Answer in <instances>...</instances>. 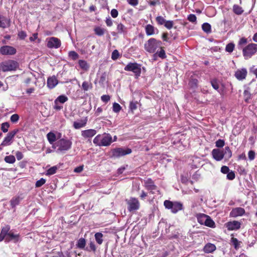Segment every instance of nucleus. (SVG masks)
<instances>
[{"instance_id": "2eb2a0df", "label": "nucleus", "mask_w": 257, "mask_h": 257, "mask_svg": "<svg viewBox=\"0 0 257 257\" xmlns=\"http://www.w3.org/2000/svg\"><path fill=\"white\" fill-rule=\"evenodd\" d=\"M241 223L236 220L229 221L225 224V226L228 230H237L240 228Z\"/></svg>"}, {"instance_id": "aec40b11", "label": "nucleus", "mask_w": 257, "mask_h": 257, "mask_svg": "<svg viewBox=\"0 0 257 257\" xmlns=\"http://www.w3.org/2000/svg\"><path fill=\"white\" fill-rule=\"evenodd\" d=\"M19 240V234H15L12 230H10L8 236L6 238V240L10 241V240H14V242H18Z\"/></svg>"}, {"instance_id": "f8f14e48", "label": "nucleus", "mask_w": 257, "mask_h": 257, "mask_svg": "<svg viewBox=\"0 0 257 257\" xmlns=\"http://www.w3.org/2000/svg\"><path fill=\"white\" fill-rule=\"evenodd\" d=\"M18 130H15L12 132H9L7 137L4 139V141L1 144L2 146H7L11 145L12 140L16 134L18 133Z\"/></svg>"}, {"instance_id": "412c9836", "label": "nucleus", "mask_w": 257, "mask_h": 257, "mask_svg": "<svg viewBox=\"0 0 257 257\" xmlns=\"http://www.w3.org/2000/svg\"><path fill=\"white\" fill-rule=\"evenodd\" d=\"M87 119L85 118L83 119L78 120L73 122V127L75 129H79L85 126L87 123Z\"/></svg>"}, {"instance_id": "680f3d73", "label": "nucleus", "mask_w": 257, "mask_h": 257, "mask_svg": "<svg viewBox=\"0 0 257 257\" xmlns=\"http://www.w3.org/2000/svg\"><path fill=\"white\" fill-rule=\"evenodd\" d=\"M215 145L218 148H222L224 145V141L222 140L219 139L216 142Z\"/></svg>"}, {"instance_id": "6e6d98bb", "label": "nucleus", "mask_w": 257, "mask_h": 257, "mask_svg": "<svg viewBox=\"0 0 257 257\" xmlns=\"http://www.w3.org/2000/svg\"><path fill=\"white\" fill-rule=\"evenodd\" d=\"M45 182H46V180L43 178H41V179L38 180L36 182L35 186L36 187H40L43 185H44L45 183Z\"/></svg>"}, {"instance_id": "bb28decb", "label": "nucleus", "mask_w": 257, "mask_h": 257, "mask_svg": "<svg viewBox=\"0 0 257 257\" xmlns=\"http://www.w3.org/2000/svg\"><path fill=\"white\" fill-rule=\"evenodd\" d=\"M116 30L118 34L125 35L127 33V28L121 23H117Z\"/></svg>"}, {"instance_id": "603ef678", "label": "nucleus", "mask_w": 257, "mask_h": 257, "mask_svg": "<svg viewBox=\"0 0 257 257\" xmlns=\"http://www.w3.org/2000/svg\"><path fill=\"white\" fill-rule=\"evenodd\" d=\"M10 127V124L8 122H4L2 124L1 130L4 133H6L8 131V128Z\"/></svg>"}, {"instance_id": "f3484780", "label": "nucleus", "mask_w": 257, "mask_h": 257, "mask_svg": "<svg viewBox=\"0 0 257 257\" xmlns=\"http://www.w3.org/2000/svg\"><path fill=\"white\" fill-rule=\"evenodd\" d=\"M212 155L213 158L217 161L222 160L224 156L223 151L216 149L212 150Z\"/></svg>"}, {"instance_id": "39448f33", "label": "nucleus", "mask_w": 257, "mask_h": 257, "mask_svg": "<svg viewBox=\"0 0 257 257\" xmlns=\"http://www.w3.org/2000/svg\"><path fill=\"white\" fill-rule=\"evenodd\" d=\"M257 52V44L250 43L245 46L242 50V54L245 59L250 58Z\"/></svg>"}, {"instance_id": "a211bd4d", "label": "nucleus", "mask_w": 257, "mask_h": 257, "mask_svg": "<svg viewBox=\"0 0 257 257\" xmlns=\"http://www.w3.org/2000/svg\"><path fill=\"white\" fill-rule=\"evenodd\" d=\"M145 31L147 36H152L159 32L158 29L151 24H148L145 26Z\"/></svg>"}, {"instance_id": "cd10ccee", "label": "nucleus", "mask_w": 257, "mask_h": 257, "mask_svg": "<svg viewBox=\"0 0 257 257\" xmlns=\"http://www.w3.org/2000/svg\"><path fill=\"white\" fill-rule=\"evenodd\" d=\"M47 138L49 143L53 146L56 141L57 137L54 133L50 132L47 134Z\"/></svg>"}, {"instance_id": "338daca9", "label": "nucleus", "mask_w": 257, "mask_h": 257, "mask_svg": "<svg viewBox=\"0 0 257 257\" xmlns=\"http://www.w3.org/2000/svg\"><path fill=\"white\" fill-rule=\"evenodd\" d=\"M110 96L108 95H103L101 97V100L104 102H107L110 100Z\"/></svg>"}, {"instance_id": "052dcab7", "label": "nucleus", "mask_w": 257, "mask_h": 257, "mask_svg": "<svg viewBox=\"0 0 257 257\" xmlns=\"http://www.w3.org/2000/svg\"><path fill=\"white\" fill-rule=\"evenodd\" d=\"M227 179L229 180H232L235 178V173L233 171L229 172L227 174Z\"/></svg>"}, {"instance_id": "13d9d810", "label": "nucleus", "mask_w": 257, "mask_h": 257, "mask_svg": "<svg viewBox=\"0 0 257 257\" xmlns=\"http://www.w3.org/2000/svg\"><path fill=\"white\" fill-rule=\"evenodd\" d=\"M137 101H132L130 104V108L132 111H134L137 108Z\"/></svg>"}, {"instance_id": "393cba45", "label": "nucleus", "mask_w": 257, "mask_h": 257, "mask_svg": "<svg viewBox=\"0 0 257 257\" xmlns=\"http://www.w3.org/2000/svg\"><path fill=\"white\" fill-rule=\"evenodd\" d=\"M216 249V246L211 243H207L203 248V251L205 253H212Z\"/></svg>"}, {"instance_id": "774afa93", "label": "nucleus", "mask_w": 257, "mask_h": 257, "mask_svg": "<svg viewBox=\"0 0 257 257\" xmlns=\"http://www.w3.org/2000/svg\"><path fill=\"white\" fill-rule=\"evenodd\" d=\"M110 14L112 18H115L118 16V11L116 9H113L111 10Z\"/></svg>"}, {"instance_id": "7c9ffc66", "label": "nucleus", "mask_w": 257, "mask_h": 257, "mask_svg": "<svg viewBox=\"0 0 257 257\" xmlns=\"http://www.w3.org/2000/svg\"><path fill=\"white\" fill-rule=\"evenodd\" d=\"M103 235L101 232H97L94 235L95 240L99 245L101 244L103 242Z\"/></svg>"}, {"instance_id": "4be33fe9", "label": "nucleus", "mask_w": 257, "mask_h": 257, "mask_svg": "<svg viewBox=\"0 0 257 257\" xmlns=\"http://www.w3.org/2000/svg\"><path fill=\"white\" fill-rule=\"evenodd\" d=\"M58 84V80L55 76H53L48 78L47 86L50 88H54Z\"/></svg>"}, {"instance_id": "864d4df0", "label": "nucleus", "mask_w": 257, "mask_h": 257, "mask_svg": "<svg viewBox=\"0 0 257 257\" xmlns=\"http://www.w3.org/2000/svg\"><path fill=\"white\" fill-rule=\"evenodd\" d=\"M112 107H113V111L115 112H118L121 108L120 105L118 103H116V102H114L113 104Z\"/></svg>"}, {"instance_id": "c756f323", "label": "nucleus", "mask_w": 257, "mask_h": 257, "mask_svg": "<svg viewBox=\"0 0 257 257\" xmlns=\"http://www.w3.org/2000/svg\"><path fill=\"white\" fill-rule=\"evenodd\" d=\"M161 49L160 51H158L155 53H154L153 55L154 57H159L161 59H165L166 57V53L165 50L162 48L160 47Z\"/></svg>"}, {"instance_id": "a19ab883", "label": "nucleus", "mask_w": 257, "mask_h": 257, "mask_svg": "<svg viewBox=\"0 0 257 257\" xmlns=\"http://www.w3.org/2000/svg\"><path fill=\"white\" fill-rule=\"evenodd\" d=\"M94 32L96 35L99 36H101L104 35L105 30L99 27H97L94 29Z\"/></svg>"}, {"instance_id": "b1692460", "label": "nucleus", "mask_w": 257, "mask_h": 257, "mask_svg": "<svg viewBox=\"0 0 257 257\" xmlns=\"http://www.w3.org/2000/svg\"><path fill=\"white\" fill-rule=\"evenodd\" d=\"M146 187L149 190H150L152 193H154L153 190L157 189V186L154 184L153 181L151 179H148L145 182Z\"/></svg>"}, {"instance_id": "1a4fd4ad", "label": "nucleus", "mask_w": 257, "mask_h": 257, "mask_svg": "<svg viewBox=\"0 0 257 257\" xmlns=\"http://www.w3.org/2000/svg\"><path fill=\"white\" fill-rule=\"evenodd\" d=\"M127 204V209L129 211H133L139 209L140 207V203L138 199L135 198H131L126 200Z\"/></svg>"}, {"instance_id": "7ed1b4c3", "label": "nucleus", "mask_w": 257, "mask_h": 257, "mask_svg": "<svg viewBox=\"0 0 257 257\" xmlns=\"http://www.w3.org/2000/svg\"><path fill=\"white\" fill-rule=\"evenodd\" d=\"M162 42L155 38H150L144 45V48L146 51L150 53H154L156 50L161 47Z\"/></svg>"}, {"instance_id": "c9c22d12", "label": "nucleus", "mask_w": 257, "mask_h": 257, "mask_svg": "<svg viewBox=\"0 0 257 257\" xmlns=\"http://www.w3.org/2000/svg\"><path fill=\"white\" fill-rule=\"evenodd\" d=\"M204 225L210 227H214L215 226V223L210 216L207 215V217L206 219V221Z\"/></svg>"}, {"instance_id": "0eeeda50", "label": "nucleus", "mask_w": 257, "mask_h": 257, "mask_svg": "<svg viewBox=\"0 0 257 257\" xmlns=\"http://www.w3.org/2000/svg\"><path fill=\"white\" fill-rule=\"evenodd\" d=\"M132 152V150L130 148H116L111 150L110 157L118 158L130 154Z\"/></svg>"}, {"instance_id": "de8ad7c7", "label": "nucleus", "mask_w": 257, "mask_h": 257, "mask_svg": "<svg viewBox=\"0 0 257 257\" xmlns=\"http://www.w3.org/2000/svg\"><path fill=\"white\" fill-rule=\"evenodd\" d=\"M69 56L73 60H76L79 58L78 54L75 51H72L69 52Z\"/></svg>"}, {"instance_id": "58836bf2", "label": "nucleus", "mask_w": 257, "mask_h": 257, "mask_svg": "<svg viewBox=\"0 0 257 257\" xmlns=\"http://www.w3.org/2000/svg\"><path fill=\"white\" fill-rule=\"evenodd\" d=\"M233 11L235 14L238 15H241L243 12L242 8L237 5L233 6Z\"/></svg>"}, {"instance_id": "473e14b6", "label": "nucleus", "mask_w": 257, "mask_h": 257, "mask_svg": "<svg viewBox=\"0 0 257 257\" xmlns=\"http://www.w3.org/2000/svg\"><path fill=\"white\" fill-rule=\"evenodd\" d=\"M92 88V85L90 82L85 81L82 84V88L84 91H87Z\"/></svg>"}, {"instance_id": "09e8293b", "label": "nucleus", "mask_w": 257, "mask_h": 257, "mask_svg": "<svg viewBox=\"0 0 257 257\" xmlns=\"http://www.w3.org/2000/svg\"><path fill=\"white\" fill-rule=\"evenodd\" d=\"M234 48V44L230 43L228 44L225 47V51L229 53H231Z\"/></svg>"}, {"instance_id": "9b49d317", "label": "nucleus", "mask_w": 257, "mask_h": 257, "mask_svg": "<svg viewBox=\"0 0 257 257\" xmlns=\"http://www.w3.org/2000/svg\"><path fill=\"white\" fill-rule=\"evenodd\" d=\"M68 100V97L65 95H61L59 96L54 101V108L56 110H61L63 106L59 105V103L63 104Z\"/></svg>"}, {"instance_id": "79ce46f5", "label": "nucleus", "mask_w": 257, "mask_h": 257, "mask_svg": "<svg viewBox=\"0 0 257 257\" xmlns=\"http://www.w3.org/2000/svg\"><path fill=\"white\" fill-rule=\"evenodd\" d=\"M231 242L236 249L239 247L240 242L236 238L232 237L231 239Z\"/></svg>"}, {"instance_id": "4c0bfd02", "label": "nucleus", "mask_w": 257, "mask_h": 257, "mask_svg": "<svg viewBox=\"0 0 257 257\" xmlns=\"http://www.w3.org/2000/svg\"><path fill=\"white\" fill-rule=\"evenodd\" d=\"M10 230V226L9 225H6L4 227H3L0 234L4 236L6 238L7 236H8V235Z\"/></svg>"}, {"instance_id": "9d476101", "label": "nucleus", "mask_w": 257, "mask_h": 257, "mask_svg": "<svg viewBox=\"0 0 257 257\" xmlns=\"http://www.w3.org/2000/svg\"><path fill=\"white\" fill-rule=\"evenodd\" d=\"M16 52V49L12 46L5 45L0 48V53L3 55H13Z\"/></svg>"}, {"instance_id": "c03bdc74", "label": "nucleus", "mask_w": 257, "mask_h": 257, "mask_svg": "<svg viewBox=\"0 0 257 257\" xmlns=\"http://www.w3.org/2000/svg\"><path fill=\"white\" fill-rule=\"evenodd\" d=\"M96 247L93 242L91 241L89 244V247L86 248L85 250L88 251H93L95 252L96 251Z\"/></svg>"}, {"instance_id": "49530a36", "label": "nucleus", "mask_w": 257, "mask_h": 257, "mask_svg": "<svg viewBox=\"0 0 257 257\" xmlns=\"http://www.w3.org/2000/svg\"><path fill=\"white\" fill-rule=\"evenodd\" d=\"M223 154H224V156L227 158H230L232 156V152L228 147H226L225 148Z\"/></svg>"}, {"instance_id": "a18cd8bd", "label": "nucleus", "mask_w": 257, "mask_h": 257, "mask_svg": "<svg viewBox=\"0 0 257 257\" xmlns=\"http://www.w3.org/2000/svg\"><path fill=\"white\" fill-rule=\"evenodd\" d=\"M19 119V115L16 113L13 114L10 117V120L13 123H17Z\"/></svg>"}, {"instance_id": "5fc2aeb1", "label": "nucleus", "mask_w": 257, "mask_h": 257, "mask_svg": "<svg viewBox=\"0 0 257 257\" xmlns=\"http://www.w3.org/2000/svg\"><path fill=\"white\" fill-rule=\"evenodd\" d=\"M187 19L190 22H192L193 23H196L197 18H196V16L194 14L189 15L187 17Z\"/></svg>"}, {"instance_id": "0e129e2a", "label": "nucleus", "mask_w": 257, "mask_h": 257, "mask_svg": "<svg viewBox=\"0 0 257 257\" xmlns=\"http://www.w3.org/2000/svg\"><path fill=\"white\" fill-rule=\"evenodd\" d=\"M18 36L20 39L24 40L27 37V34L25 32L22 31L19 32Z\"/></svg>"}, {"instance_id": "4468645a", "label": "nucleus", "mask_w": 257, "mask_h": 257, "mask_svg": "<svg viewBox=\"0 0 257 257\" xmlns=\"http://www.w3.org/2000/svg\"><path fill=\"white\" fill-rule=\"evenodd\" d=\"M245 213L244 208L241 207H236L232 209L230 211L229 215L232 217H237L238 216H241Z\"/></svg>"}, {"instance_id": "69168bd1", "label": "nucleus", "mask_w": 257, "mask_h": 257, "mask_svg": "<svg viewBox=\"0 0 257 257\" xmlns=\"http://www.w3.org/2000/svg\"><path fill=\"white\" fill-rule=\"evenodd\" d=\"M248 157L250 161L254 160L255 158V153L253 151H249L248 153Z\"/></svg>"}, {"instance_id": "e2e57ef3", "label": "nucleus", "mask_w": 257, "mask_h": 257, "mask_svg": "<svg viewBox=\"0 0 257 257\" xmlns=\"http://www.w3.org/2000/svg\"><path fill=\"white\" fill-rule=\"evenodd\" d=\"M211 84L212 86L213 87V88L214 89L217 90L219 88V85L216 80H213L211 81Z\"/></svg>"}, {"instance_id": "37998d69", "label": "nucleus", "mask_w": 257, "mask_h": 257, "mask_svg": "<svg viewBox=\"0 0 257 257\" xmlns=\"http://www.w3.org/2000/svg\"><path fill=\"white\" fill-rule=\"evenodd\" d=\"M58 169V167L56 166H53L51 168H49L46 172L47 175H52L56 173L57 170Z\"/></svg>"}, {"instance_id": "6ab92c4d", "label": "nucleus", "mask_w": 257, "mask_h": 257, "mask_svg": "<svg viewBox=\"0 0 257 257\" xmlns=\"http://www.w3.org/2000/svg\"><path fill=\"white\" fill-rule=\"evenodd\" d=\"M246 74V69L245 68H242L241 69H238L236 71L235 76L238 80H241L245 78Z\"/></svg>"}, {"instance_id": "423d86ee", "label": "nucleus", "mask_w": 257, "mask_h": 257, "mask_svg": "<svg viewBox=\"0 0 257 257\" xmlns=\"http://www.w3.org/2000/svg\"><path fill=\"white\" fill-rule=\"evenodd\" d=\"M18 67V63L14 60H8L0 64V69L4 72L15 70Z\"/></svg>"}, {"instance_id": "3c124183", "label": "nucleus", "mask_w": 257, "mask_h": 257, "mask_svg": "<svg viewBox=\"0 0 257 257\" xmlns=\"http://www.w3.org/2000/svg\"><path fill=\"white\" fill-rule=\"evenodd\" d=\"M156 19L157 23L160 25H164L166 21V20L162 16H158Z\"/></svg>"}, {"instance_id": "e433bc0d", "label": "nucleus", "mask_w": 257, "mask_h": 257, "mask_svg": "<svg viewBox=\"0 0 257 257\" xmlns=\"http://www.w3.org/2000/svg\"><path fill=\"white\" fill-rule=\"evenodd\" d=\"M78 64L80 66V67L84 70H87L89 69V66L86 61L83 60H80L78 61Z\"/></svg>"}, {"instance_id": "8fccbe9b", "label": "nucleus", "mask_w": 257, "mask_h": 257, "mask_svg": "<svg viewBox=\"0 0 257 257\" xmlns=\"http://www.w3.org/2000/svg\"><path fill=\"white\" fill-rule=\"evenodd\" d=\"M198 80L195 78H192L189 82V85L192 88H195L197 87Z\"/></svg>"}, {"instance_id": "2f4dec72", "label": "nucleus", "mask_w": 257, "mask_h": 257, "mask_svg": "<svg viewBox=\"0 0 257 257\" xmlns=\"http://www.w3.org/2000/svg\"><path fill=\"white\" fill-rule=\"evenodd\" d=\"M243 96L244 101L246 102H249V100L251 99V94L250 93L249 88H247L244 91Z\"/></svg>"}, {"instance_id": "bf43d9fd", "label": "nucleus", "mask_w": 257, "mask_h": 257, "mask_svg": "<svg viewBox=\"0 0 257 257\" xmlns=\"http://www.w3.org/2000/svg\"><path fill=\"white\" fill-rule=\"evenodd\" d=\"M119 52L117 50H114L111 54V58L112 59L115 60H116L119 57Z\"/></svg>"}, {"instance_id": "20e7f679", "label": "nucleus", "mask_w": 257, "mask_h": 257, "mask_svg": "<svg viewBox=\"0 0 257 257\" xmlns=\"http://www.w3.org/2000/svg\"><path fill=\"white\" fill-rule=\"evenodd\" d=\"M164 205L166 208L170 209L173 213H176L183 209V204L180 202L165 200L164 202Z\"/></svg>"}, {"instance_id": "f03ea898", "label": "nucleus", "mask_w": 257, "mask_h": 257, "mask_svg": "<svg viewBox=\"0 0 257 257\" xmlns=\"http://www.w3.org/2000/svg\"><path fill=\"white\" fill-rule=\"evenodd\" d=\"M72 142L71 140L62 138L57 141L53 145V149H57V152L65 153L71 148Z\"/></svg>"}, {"instance_id": "dca6fc26", "label": "nucleus", "mask_w": 257, "mask_h": 257, "mask_svg": "<svg viewBox=\"0 0 257 257\" xmlns=\"http://www.w3.org/2000/svg\"><path fill=\"white\" fill-rule=\"evenodd\" d=\"M97 133L95 130L94 129H88L86 130L82 131L81 134L82 137L86 139H90L93 136H94Z\"/></svg>"}, {"instance_id": "f257e3e1", "label": "nucleus", "mask_w": 257, "mask_h": 257, "mask_svg": "<svg viewBox=\"0 0 257 257\" xmlns=\"http://www.w3.org/2000/svg\"><path fill=\"white\" fill-rule=\"evenodd\" d=\"M112 142L111 136L106 133L97 135L93 140L94 144L99 147L109 146Z\"/></svg>"}, {"instance_id": "c85d7f7f", "label": "nucleus", "mask_w": 257, "mask_h": 257, "mask_svg": "<svg viewBox=\"0 0 257 257\" xmlns=\"http://www.w3.org/2000/svg\"><path fill=\"white\" fill-rule=\"evenodd\" d=\"M22 198L19 196H15L12 198L10 201V204L12 208H15V207L19 205Z\"/></svg>"}, {"instance_id": "5701e85b", "label": "nucleus", "mask_w": 257, "mask_h": 257, "mask_svg": "<svg viewBox=\"0 0 257 257\" xmlns=\"http://www.w3.org/2000/svg\"><path fill=\"white\" fill-rule=\"evenodd\" d=\"M10 26V20L7 18L0 15V27L6 28Z\"/></svg>"}, {"instance_id": "6e6552de", "label": "nucleus", "mask_w": 257, "mask_h": 257, "mask_svg": "<svg viewBox=\"0 0 257 257\" xmlns=\"http://www.w3.org/2000/svg\"><path fill=\"white\" fill-rule=\"evenodd\" d=\"M127 71H132L137 77L140 76L141 73V66L137 63H130L124 68Z\"/></svg>"}, {"instance_id": "4d7b16f0", "label": "nucleus", "mask_w": 257, "mask_h": 257, "mask_svg": "<svg viewBox=\"0 0 257 257\" xmlns=\"http://www.w3.org/2000/svg\"><path fill=\"white\" fill-rule=\"evenodd\" d=\"M164 26L168 29H171L173 26V21H166L164 24Z\"/></svg>"}, {"instance_id": "a878e982", "label": "nucleus", "mask_w": 257, "mask_h": 257, "mask_svg": "<svg viewBox=\"0 0 257 257\" xmlns=\"http://www.w3.org/2000/svg\"><path fill=\"white\" fill-rule=\"evenodd\" d=\"M196 217L198 222L200 224L204 225L205 223L207 215L203 213H198L196 214Z\"/></svg>"}, {"instance_id": "ea45409f", "label": "nucleus", "mask_w": 257, "mask_h": 257, "mask_svg": "<svg viewBox=\"0 0 257 257\" xmlns=\"http://www.w3.org/2000/svg\"><path fill=\"white\" fill-rule=\"evenodd\" d=\"M5 161L9 164H13L16 161L15 157L13 155L7 156L4 159Z\"/></svg>"}, {"instance_id": "72a5a7b5", "label": "nucleus", "mask_w": 257, "mask_h": 257, "mask_svg": "<svg viewBox=\"0 0 257 257\" xmlns=\"http://www.w3.org/2000/svg\"><path fill=\"white\" fill-rule=\"evenodd\" d=\"M86 245V240L83 238H80L77 242L76 246L80 249H84Z\"/></svg>"}, {"instance_id": "ddd939ff", "label": "nucleus", "mask_w": 257, "mask_h": 257, "mask_svg": "<svg viewBox=\"0 0 257 257\" xmlns=\"http://www.w3.org/2000/svg\"><path fill=\"white\" fill-rule=\"evenodd\" d=\"M61 46L60 40L56 37L50 38L47 42V47L49 48H58Z\"/></svg>"}, {"instance_id": "f704fd0d", "label": "nucleus", "mask_w": 257, "mask_h": 257, "mask_svg": "<svg viewBox=\"0 0 257 257\" xmlns=\"http://www.w3.org/2000/svg\"><path fill=\"white\" fill-rule=\"evenodd\" d=\"M202 29L204 32L207 34H209L211 32V25L208 23H203L202 25Z\"/></svg>"}]
</instances>
